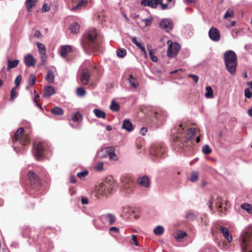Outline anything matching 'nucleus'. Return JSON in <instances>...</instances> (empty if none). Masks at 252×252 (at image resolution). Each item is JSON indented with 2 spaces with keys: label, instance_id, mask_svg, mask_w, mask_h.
Returning <instances> with one entry per match:
<instances>
[{
  "label": "nucleus",
  "instance_id": "1",
  "mask_svg": "<svg viewBox=\"0 0 252 252\" xmlns=\"http://www.w3.org/2000/svg\"><path fill=\"white\" fill-rule=\"evenodd\" d=\"M224 63L228 71L231 74H235L237 65V56L232 50L226 51L224 54Z\"/></svg>",
  "mask_w": 252,
  "mask_h": 252
},
{
  "label": "nucleus",
  "instance_id": "2",
  "mask_svg": "<svg viewBox=\"0 0 252 252\" xmlns=\"http://www.w3.org/2000/svg\"><path fill=\"white\" fill-rule=\"evenodd\" d=\"M242 252H252V229H249L241 235Z\"/></svg>",
  "mask_w": 252,
  "mask_h": 252
},
{
  "label": "nucleus",
  "instance_id": "3",
  "mask_svg": "<svg viewBox=\"0 0 252 252\" xmlns=\"http://www.w3.org/2000/svg\"><path fill=\"white\" fill-rule=\"evenodd\" d=\"M194 133L195 128H191L187 132L185 138L184 140L181 139L179 137H176L177 144V146H178L179 149L183 151H187V147L186 145V143L187 141L191 139V138L194 136Z\"/></svg>",
  "mask_w": 252,
  "mask_h": 252
},
{
  "label": "nucleus",
  "instance_id": "4",
  "mask_svg": "<svg viewBox=\"0 0 252 252\" xmlns=\"http://www.w3.org/2000/svg\"><path fill=\"white\" fill-rule=\"evenodd\" d=\"M96 32L94 29L88 31L84 35L82 41L83 47H89L90 45L94 42L96 37Z\"/></svg>",
  "mask_w": 252,
  "mask_h": 252
},
{
  "label": "nucleus",
  "instance_id": "5",
  "mask_svg": "<svg viewBox=\"0 0 252 252\" xmlns=\"http://www.w3.org/2000/svg\"><path fill=\"white\" fill-rule=\"evenodd\" d=\"M169 47L167 51V55L169 58H174L178 54L180 49V45L176 42H172L169 40L167 42Z\"/></svg>",
  "mask_w": 252,
  "mask_h": 252
},
{
  "label": "nucleus",
  "instance_id": "6",
  "mask_svg": "<svg viewBox=\"0 0 252 252\" xmlns=\"http://www.w3.org/2000/svg\"><path fill=\"white\" fill-rule=\"evenodd\" d=\"M24 128L20 127L18 128L15 133L13 140L16 141H19L23 145L26 144L29 141V138L24 135Z\"/></svg>",
  "mask_w": 252,
  "mask_h": 252
},
{
  "label": "nucleus",
  "instance_id": "7",
  "mask_svg": "<svg viewBox=\"0 0 252 252\" xmlns=\"http://www.w3.org/2000/svg\"><path fill=\"white\" fill-rule=\"evenodd\" d=\"M100 220L103 224L110 225L115 223L116 218L114 214L107 213L102 215L100 217Z\"/></svg>",
  "mask_w": 252,
  "mask_h": 252
},
{
  "label": "nucleus",
  "instance_id": "8",
  "mask_svg": "<svg viewBox=\"0 0 252 252\" xmlns=\"http://www.w3.org/2000/svg\"><path fill=\"white\" fill-rule=\"evenodd\" d=\"M90 77V71L87 68L83 67L80 70L79 78L83 85H87L89 84Z\"/></svg>",
  "mask_w": 252,
  "mask_h": 252
},
{
  "label": "nucleus",
  "instance_id": "9",
  "mask_svg": "<svg viewBox=\"0 0 252 252\" xmlns=\"http://www.w3.org/2000/svg\"><path fill=\"white\" fill-rule=\"evenodd\" d=\"M36 45L40 54V59L41 60L42 64L45 65L47 63V56L46 55V48L45 46L40 43L37 42Z\"/></svg>",
  "mask_w": 252,
  "mask_h": 252
},
{
  "label": "nucleus",
  "instance_id": "10",
  "mask_svg": "<svg viewBox=\"0 0 252 252\" xmlns=\"http://www.w3.org/2000/svg\"><path fill=\"white\" fill-rule=\"evenodd\" d=\"M165 151V148L161 145L154 146L150 149V153L157 158L161 157Z\"/></svg>",
  "mask_w": 252,
  "mask_h": 252
},
{
  "label": "nucleus",
  "instance_id": "11",
  "mask_svg": "<svg viewBox=\"0 0 252 252\" xmlns=\"http://www.w3.org/2000/svg\"><path fill=\"white\" fill-rule=\"evenodd\" d=\"M208 35L210 38L214 42H218L220 40V32L216 28L211 27L209 31Z\"/></svg>",
  "mask_w": 252,
  "mask_h": 252
},
{
  "label": "nucleus",
  "instance_id": "12",
  "mask_svg": "<svg viewBox=\"0 0 252 252\" xmlns=\"http://www.w3.org/2000/svg\"><path fill=\"white\" fill-rule=\"evenodd\" d=\"M33 147L34 150L33 153L35 158L37 160H40L43 155L44 152V148L42 144L39 143L37 145H34Z\"/></svg>",
  "mask_w": 252,
  "mask_h": 252
},
{
  "label": "nucleus",
  "instance_id": "13",
  "mask_svg": "<svg viewBox=\"0 0 252 252\" xmlns=\"http://www.w3.org/2000/svg\"><path fill=\"white\" fill-rule=\"evenodd\" d=\"M24 61L26 66L29 67L34 66L36 63V59L30 54H27L25 55Z\"/></svg>",
  "mask_w": 252,
  "mask_h": 252
},
{
  "label": "nucleus",
  "instance_id": "14",
  "mask_svg": "<svg viewBox=\"0 0 252 252\" xmlns=\"http://www.w3.org/2000/svg\"><path fill=\"white\" fill-rule=\"evenodd\" d=\"M160 25L162 29L168 32L173 28V24L172 21L169 19H164L160 22Z\"/></svg>",
  "mask_w": 252,
  "mask_h": 252
},
{
  "label": "nucleus",
  "instance_id": "15",
  "mask_svg": "<svg viewBox=\"0 0 252 252\" xmlns=\"http://www.w3.org/2000/svg\"><path fill=\"white\" fill-rule=\"evenodd\" d=\"M140 4L144 6H149L152 8H156L159 4L158 0H142Z\"/></svg>",
  "mask_w": 252,
  "mask_h": 252
},
{
  "label": "nucleus",
  "instance_id": "16",
  "mask_svg": "<svg viewBox=\"0 0 252 252\" xmlns=\"http://www.w3.org/2000/svg\"><path fill=\"white\" fill-rule=\"evenodd\" d=\"M137 183L140 187L148 188L150 185L149 178L147 176L139 177L137 179Z\"/></svg>",
  "mask_w": 252,
  "mask_h": 252
},
{
  "label": "nucleus",
  "instance_id": "17",
  "mask_svg": "<svg viewBox=\"0 0 252 252\" xmlns=\"http://www.w3.org/2000/svg\"><path fill=\"white\" fill-rule=\"evenodd\" d=\"M132 42L139 49H141V51L143 52L144 58L147 59L148 56L147 53L146 49L144 46L140 42H139L136 37H133L131 38Z\"/></svg>",
  "mask_w": 252,
  "mask_h": 252
},
{
  "label": "nucleus",
  "instance_id": "18",
  "mask_svg": "<svg viewBox=\"0 0 252 252\" xmlns=\"http://www.w3.org/2000/svg\"><path fill=\"white\" fill-rule=\"evenodd\" d=\"M123 183L126 192L128 193H130L133 186L132 181L129 178H125L123 180Z\"/></svg>",
  "mask_w": 252,
  "mask_h": 252
},
{
  "label": "nucleus",
  "instance_id": "19",
  "mask_svg": "<svg viewBox=\"0 0 252 252\" xmlns=\"http://www.w3.org/2000/svg\"><path fill=\"white\" fill-rule=\"evenodd\" d=\"M115 187L114 184H105L102 186L101 187V189L102 190H104V192L102 193V195L104 196H106L107 192L109 193H111Z\"/></svg>",
  "mask_w": 252,
  "mask_h": 252
},
{
  "label": "nucleus",
  "instance_id": "20",
  "mask_svg": "<svg viewBox=\"0 0 252 252\" xmlns=\"http://www.w3.org/2000/svg\"><path fill=\"white\" fill-rule=\"evenodd\" d=\"M220 231L223 235V237L227 240L229 243L232 241V236L229 234V230L227 228L220 226Z\"/></svg>",
  "mask_w": 252,
  "mask_h": 252
},
{
  "label": "nucleus",
  "instance_id": "21",
  "mask_svg": "<svg viewBox=\"0 0 252 252\" xmlns=\"http://www.w3.org/2000/svg\"><path fill=\"white\" fill-rule=\"evenodd\" d=\"M28 176L32 183L36 184L37 185L40 184L39 178L33 171H29L28 173Z\"/></svg>",
  "mask_w": 252,
  "mask_h": 252
},
{
  "label": "nucleus",
  "instance_id": "22",
  "mask_svg": "<svg viewBox=\"0 0 252 252\" xmlns=\"http://www.w3.org/2000/svg\"><path fill=\"white\" fill-rule=\"evenodd\" d=\"M71 51V46L69 45H64L61 48V56L63 58H65L67 56V54L70 52Z\"/></svg>",
  "mask_w": 252,
  "mask_h": 252
},
{
  "label": "nucleus",
  "instance_id": "23",
  "mask_svg": "<svg viewBox=\"0 0 252 252\" xmlns=\"http://www.w3.org/2000/svg\"><path fill=\"white\" fill-rule=\"evenodd\" d=\"M122 128L126 129L127 131L130 132L133 130V126L130 121L128 119H126L123 121Z\"/></svg>",
  "mask_w": 252,
  "mask_h": 252
},
{
  "label": "nucleus",
  "instance_id": "24",
  "mask_svg": "<svg viewBox=\"0 0 252 252\" xmlns=\"http://www.w3.org/2000/svg\"><path fill=\"white\" fill-rule=\"evenodd\" d=\"M88 2V0H80L76 6H73L71 8V10L74 11L77 10H80L87 4Z\"/></svg>",
  "mask_w": 252,
  "mask_h": 252
},
{
  "label": "nucleus",
  "instance_id": "25",
  "mask_svg": "<svg viewBox=\"0 0 252 252\" xmlns=\"http://www.w3.org/2000/svg\"><path fill=\"white\" fill-rule=\"evenodd\" d=\"M37 1L38 0H26L25 4L29 12H31L32 8L36 6Z\"/></svg>",
  "mask_w": 252,
  "mask_h": 252
},
{
  "label": "nucleus",
  "instance_id": "26",
  "mask_svg": "<svg viewBox=\"0 0 252 252\" xmlns=\"http://www.w3.org/2000/svg\"><path fill=\"white\" fill-rule=\"evenodd\" d=\"M55 94V90L53 87L48 86L45 88L43 96L49 97Z\"/></svg>",
  "mask_w": 252,
  "mask_h": 252
},
{
  "label": "nucleus",
  "instance_id": "27",
  "mask_svg": "<svg viewBox=\"0 0 252 252\" xmlns=\"http://www.w3.org/2000/svg\"><path fill=\"white\" fill-rule=\"evenodd\" d=\"M172 0H158L159 4L162 10H165L170 9L171 6L169 5V3L172 1Z\"/></svg>",
  "mask_w": 252,
  "mask_h": 252
},
{
  "label": "nucleus",
  "instance_id": "28",
  "mask_svg": "<svg viewBox=\"0 0 252 252\" xmlns=\"http://www.w3.org/2000/svg\"><path fill=\"white\" fill-rule=\"evenodd\" d=\"M55 74L53 70H48L46 76V80L49 83H52L54 82Z\"/></svg>",
  "mask_w": 252,
  "mask_h": 252
},
{
  "label": "nucleus",
  "instance_id": "29",
  "mask_svg": "<svg viewBox=\"0 0 252 252\" xmlns=\"http://www.w3.org/2000/svg\"><path fill=\"white\" fill-rule=\"evenodd\" d=\"M80 26L78 23L74 22L70 25L69 30L73 34H77L79 32Z\"/></svg>",
  "mask_w": 252,
  "mask_h": 252
},
{
  "label": "nucleus",
  "instance_id": "30",
  "mask_svg": "<svg viewBox=\"0 0 252 252\" xmlns=\"http://www.w3.org/2000/svg\"><path fill=\"white\" fill-rule=\"evenodd\" d=\"M19 63V60H15L11 61L10 59L8 60V66L7 68V71H10L11 68L16 67Z\"/></svg>",
  "mask_w": 252,
  "mask_h": 252
},
{
  "label": "nucleus",
  "instance_id": "31",
  "mask_svg": "<svg viewBox=\"0 0 252 252\" xmlns=\"http://www.w3.org/2000/svg\"><path fill=\"white\" fill-rule=\"evenodd\" d=\"M104 152H107L108 156L110 158L113 160H116L117 159V157L114 152L113 148L107 147V151H104Z\"/></svg>",
  "mask_w": 252,
  "mask_h": 252
},
{
  "label": "nucleus",
  "instance_id": "32",
  "mask_svg": "<svg viewBox=\"0 0 252 252\" xmlns=\"http://www.w3.org/2000/svg\"><path fill=\"white\" fill-rule=\"evenodd\" d=\"M94 112L95 116L97 118L104 119L106 117V113L100 109H94Z\"/></svg>",
  "mask_w": 252,
  "mask_h": 252
},
{
  "label": "nucleus",
  "instance_id": "33",
  "mask_svg": "<svg viewBox=\"0 0 252 252\" xmlns=\"http://www.w3.org/2000/svg\"><path fill=\"white\" fill-rule=\"evenodd\" d=\"M51 113L55 115L61 116L63 114V110L60 107H55L51 109Z\"/></svg>",
  "mask_w": 252,
  "mask_h": 252
},
{
  "label": "nucleus",
  "instance_id": "34",
  "mask_svg": "<svg viewBox=\"0 0 252 252\" xmlns=\"http://www.w3.org/2000/svg\"><path fill=\"white\" fill-rule=\"evenodd\" d=\"M164 231V227L161 225L157 226L154 229V233L156 235H160L163 233Z\"/></svg>",
  "mask_w": 252,
  "mask_h": 252
},
{
  "label": "nucleus",
  "instance_id": "35",
  "mask_svg": "<svg viewBox=\"0 0 252 252\" xmlns=\"http://www.w3.org/2000/svg\"><path fill=\"white\" fill-rule=\"evenodd\" d=\"M129 82L131 87L134 89H136L138 87V83L137 80L135 78L133 77L132 75H130L128 78Z\"/></svg>",
  "mask_w": 252,
  "mask_h": 252
},
{
  "label": "nucleus",
  "instance_id": "36",
  "mask_svg": "<svg viewBox=\"0 0 252 252\" xmlns=\"http://www.w3.org/2000/svg\"><path fill=\"white\" fill-rule=\"evenodd\" d=\"M197 217V215L194 213L189 212L186 215L185 218L189 221H193Z\"/></svg>",
  "mask_w": 252,
  "mask_h": 252
},
{
  "label": "nucleus",
  "instance_id": "37",
  "mask_svg": "<svg viewBox=\"0 0 252 252\" xmlns=\"http://www.w3.org/2000/svg\"><path fill=\"white\" fill-rule=\"evenodd\" d=\"M206 93L205 96L206 98H212L213 97V91L211 86H207L206 87Z\"/></svg>",
  "mask_w": 252,
  "mask_h": 252
},
{
  "label": "nucleus",
  "instance_id": "38",
  "mask_svg": "<svg viewBox=\"0 0 252 252\" xmlns=\"http://www.w3.org/2000/svg\"><path fill=\"white\" fill-rule=\"evenodd\" d=\"M71 119L74 122L78 123L82 119V115L80 113L76 112L72 116Z\"/></svg>",
  "mask_w": 252,
  "mask_h": 252
},
{
  "label": "nucleus",
  "instance_id": "39",
  "mask_svg": "<svg viewBox=\"0 0 252 252\" xmlns=\"http://www.w3.org/2000/svg\"><path fill=\"white\" fill-rule=\"evenodd\" d=\"M192 182H194L198 180V174L196 171H192L189 178Z\"/></svg>",
  "mask_w": 252,
  "mask_h": 252
},
{
  "label": "nucleus",
  "instance_id": "40",
  "mask_svg": "<svg viewBox=\"0 0 252 252\" xmlns=\"http://www.w3.org/2000/svg\"><path fill=\"white\" fill-rule=\"evenodd\" d=\"M126 55V51L125 49L120 48L117 51V56L119 58H123Z\"/></svg>",
  "mask_w": 252,
  "mask_h": 252
},
{
  "label": "nucleus",
  "instance_id": "41",
  "mask_svg": "<svg viewBox=\"0 0 252 252\" xmlns=\"http://www.w3.org/2000/svg\"><path fill=\"white\" fill-rule=\"evenodd\" d=\"M110 109L113 111H118L120 109L119 105L115 102V101L112 100L111 102V104L110 106Z\"/></svg>",
  "mask_w": 252,
  "mask_h": 252
},
{
  "label": "nucleus",
  "instance_id": "42",
  "mask_svg": "<svg viewBox=\"0 0 252 252\" xmlns=\"http://www.w3.org/2000/svg\"><path fill=\"white\" fill-rule=\"evenodd\" d=\"M187 236V234L185 232H178L175 238L177 241H181L182 239Z\"/></svg>",
  "mask_w": 252,
  "mask_h": 252
},
{
  "label": "nucleus",
  "instance_id": "43",
  "mask_svg": "<svg viewBox=\"0 0 252 252\" xmlns=\"http://www.w3.org/2000/svg\"><path fill=\"white\" fill-rule=\"evenodd\" d=\"M107 151V147L104 149H101L97 153V156L99 158H103L106 157L108 156L107 152H104L103 151Z\"/></svg>",
  "mask_w": 252,
  "mask_h": 252
},
{
  "label": "nucleus",
  "instance_id": "44",
  "mask_svg": "<svg viewBox=\"0 0 252 252\" xmlns=\"http://www.w3.org/2000/svg\"><path fill=\"white\" fill-rule=\"evenodd\" d=\"M86 93L85 89L82 87H78L76 89V94L78 96H84Z\"/></svg>",
  "mask_w": 252,
  "mask_h": 252
},
{
  "label": "nucleus",
  "instance_id": "45",
  "mask_svg": "<svg viewBox=\"0 0 252 252\" xmlns=\"http://www.w3.org/2000/svg\"><path fill=\"white\" fill-rule=\"evenodd\" d=\"M142 21L144 22L145 26L148 27L152 24L153 21V18L152 16H150L145 19H143Z\"/></svg>",
  "mask_w": 252,
  "mask_h": 252
},
{
  "label": "nucleus",
  "instance_id": "46",
  "mask_svg": "<svg viewBox=\"0 0 252 252\" xmlns=\"http://www.w3.org/2000/svg\"><path fill=\"white\" fill-rule=\"evenodd\" d=\"M234 16V13L233 11L230 9H229L227 10L225 14L224 15V18L225 19H228V18H232Z\"/></svg>",
  "mask_w": 252,
  "mask_h": 252
},
{
  "label": "nucleus",
  "instance_id": "47",
  "mask_svg": "<svg viewBox=\"0 0 252 252\" xmlns=\"http://www.w3.org/2000/svg\"><path fill=\"white\" fill-rule=\"evenodd\" d=\"M241 208L248 211L249 213L252 212V206L248 204V203H244L241 205Z\"/></svg>",
  "mask_w": 252,
  "mask_h": 252
},
{
  "label": "nucleus",
  "instance_id": "48",
  "mask_svg": "<svg viewBox=\"0 0 252 252\" xmlns=\"http://www.w3.org/2000/svg\"><path fill=\"white\" fill-rule=\"evenodd\" d=\"M16 87L12 89L10 94V100H13L18 96V93L16 91Z\"/></svg>",
  "mask_w": 252,
  "mask_h": 252
},
{
  "label": "nucleus",
  "instance_id": "49",
  "mask_svg": "<svg viewBox=\"0 0 252 252\" xmlns=\"http://www.w3.org/2000/svg\"><path fill=\"white\" fill-rule=\"evenodd\" d=\"M212 152L211 149L208 145H205L202 147V152L206 155H208Z\"/></svg>",
  "mask_w": 252,
  "mask_h": 252
},
{
  "label": "nucleus",
  "instance_id": "50",
  "mask_svg": "<svg viewBox=\"0 0 252 252\" xmlns=\"http://www.w3.org/2000/svg\"><path fill=\"white\" fill-rule=\"evenodd\" d=\"M155 52H156V50H150L149 55L150 56V59H151V60L153 62H157L158 61V59L157 56L154 55V54L155 53Z\"/></svg>",
  "mask_w": 252,
  "mask_h": 252
},
{
  "label": "nucleus",
  "instance_id": "51",
  "mask_svg": "<svg viewBox=\"0 0 252 252\" xmlns=\"http://www.w3.org/2000/svg\"><path fill=\"white\" fill-rule=\"evenodd\" d=\"M22 80V77L20 75H18L15 78L14 83L15 84V87L17 88L20 84Z\"/></svg>",
  "mask_w": 252,
  "mask_h": 252
},
{
  "label": "nucleus",
  "instance_id": "52",
  "mask_svg": "<svg viewBox=\"0 0 252 252\" xmlns=\"http://www.w3.org/2000/svg\"><path fill=\"white\" fill-rule=\"evenodd\" d=\"M31 79L29 81V84L31 86H33L34 85L36 81V77L35 75L32 74L30 75Z\"/></svg>",
  "mask_w": 252,
  "mask_h": 252
},
{
  "label": "nucleus",
  "instance_id": "53",
  "mask_svg": "<svg viewBox=\"0 0 252 252\" xmlns=\"http://www.w3.org/2000/svg\"><path fill=\"white\" fill-rule=\"evenodd\" d=\"M245 96L248 98H251L252 96V93L249 89H246L244 91Z\"/></svg>",
  "mask_w": 252,
  "mask_h": 252
},
{
  "label": "nucleus",
  "instance_id": "54",
  "mask_svg": "<svg viewBox=\"0 0 252 252\" xmlns=\"http://www.w3.org/2000/svg\"><path fill=\"white\" fill-rule=\"evenodd\" d=\"M88 173L87 171L80 172L77 173V176L78 177L82 179L83 177H85Z\"/></svg>",
  "mask_w": 252,
  "mask_h": 252
},
{
  "label": "nucleus",
  "instance_id": "55",
  "mask_svg": "<svg viewBox=\"0 0 252 252\" xmlns=\"http://www.w3.org/2000/svg\"><path fill=\"white\" fill-rule=\"evenodd\" d=\"M103 163L102 162H100L97 164L95 166V169L99 171H100L103 170Z\"/></svg>",
  "mask_w": 252,
  "mask_h": 252
},
{
  "label": "nucleus",
  "instance_id": "56",
  "mask_svg": "<svg viewBox=\"0 0 252 252\" xmlns=\"http://www.w3.org/2000/svg\"><path fill=\"white\" fill-rule=\"evenodd\" d=\"M94 224L95 227L98 229L102 230L104 228V226L99 224L95 220H94Z\"/></svg>",
  "mask_w": 252,
  "mask_h": 252
},
{
  "label": "nucleus",
  "instance_id": "57",
  "mask_svg": "<svg viewBox=\"0 0 252 252\" xmlns=\"http://www.w3.org/2000/svg\"><path fill=\"white\" fill-rule=\"evenodd\" d=\"M50 10V7L46 3H44L42 7V11L45 12Z\"/></svg>",
  "mask_w": 252,
  "mask_h": 252
},
{
  "label": "nucleus",
  "instance_id": "58",
  "mask_svg": "<svg viewBox=\"0 0 252 252\" xmlns=\"http://www.w3.org/2000/svg\"><path fill=\"white\" fill-rule=\"evenodd\" d=\"M189 76L195 82V83H197L198 82L199 80V77L198 76L193 74H189Z\"/></svg>",
  "mask_w": 252,
  "mask_h": 252
},
{
  "label": "nucleus",
  "instance_id": "59",
  "mask_svg": "<svg viewBox=\"0 0 252 252\" xmlns=\"http://www.w3.org/2000/svg\"><path fill=\"white\" fill-rule=\"evenodd\" d=\"M132 240L133 243L134 244V245L135 246H138L139 245V243L137 240L136 235H132Z\"/></svg>",
  "mask_w": 252,
  "mask_h": 252
},
{
  "label": "nucleus",
  "instance_id": "60",
  "mask_svg": "<svg viewBox=\"0 0 252 252\" xmlns=\"http://www.w3.org/2000/svg\"><path fill=\"white\" fill-rule=\"evenodd\" d=\"M109 231H114L116 233H119L120 230L119 228L115 226H113L109 228Z\"/></svg>",
  "mask_w": 252,
  "mask_h": 252
},
{
  "label": "nucleus",
  "instance_id": "61",
  "mask_svg": "<svg viewBox=\"0 0 252 252\" xmlns=\"http://www.w3.org/2000/svg\"><path fill=\"white\" fill-rule=\"evenodd\" d=\"M88 199L87 197H82L81 203L83 205H86L88 203Z\"/></svg>",
  "mask_w": 252,
  "mask_h": 252
},
{
  "label": "nucleus",
  "instance_id": "62",
  "mask_svg": "<svg viewBox=\"0 0 252 252\" xmlns=\"http://www.w3.org/2000/svg\"><path fill=\"white\" fill-rule=\"evenodd\" d=\"M184 129V127H183V126L182 124H180L178 127V129H177V131L178 133H182V131H183Z\"/></svg>",
  "mask_w": 252,
  "mask_h": 252
},
{
  "label": "nucleus",
  "instance_id": "63",
  "mask_svg": "<svg viewBox=\"0 0 252 252\" xmlns=\"http://www.w3.org/2000/svg\"><path fill=\"white\" fill-rule=\"evenodd\" d=\"M147 131V129L146 127H142L140 130V133L143 135H145Z\"/></svg>",
  "mask_w": 252,
  "mask_h": 252
},
{
  "label": "nucleus",
  "instance_id": "64",
  "mask_svg": "<svg viewBox=\"0 0 252 252\" xmlns=\"http://www.w3.org/2000/svg\"><path fill=\"white\" fill-rule=\"evenodd\" d=\"M34 36L36 37L40 38L41 37V33L39 31L37 30L35 31Z\"/></svg>",
  "mask_w": 252,
  "mask_h": 252
}]
</instances>
